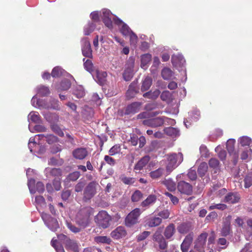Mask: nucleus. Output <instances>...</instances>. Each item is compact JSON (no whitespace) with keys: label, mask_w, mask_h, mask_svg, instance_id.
<instances>
[{"label":"nucleus","mask_w":252,"mask_h":252,"mask_svg":"<svg viewBox=\"0 0 252 252\" xmlns=\"http://www.w3.org/2000/svg\"><path fill=\"white\" fill-rule=\"evenodd\" d=\"M152 84V79L151 77L147 76L143 81L141 86V91H146L148 90Z\"/></svg>","instance_id":"2f4dec72"},{"label":"nucleus","mask_w":252,"mask_h":252,"mask_svg":"<svg viewBox=\"0 0 252 252\" xmlns=\"http://www.w3.org/2000/svg\"><path fill=\"white\" fill-rule=\"evenodd\" d=\"M126 234V230L123 226H118L111 233V237L115 239H119L125 237Z\"/></svg>","instance_id":"2eb2a0df"},{"label":"nucleus","mask_w":252,"mask_h":252,"mask_svg":"<svg viewBox=\"0 0 252 252\" xmlns=\"http://www.w3.org/2000/svg\"><path fill=\"white\" fill-rule=\"evenodd\" d=\"M29 123L39 124L41 122V118L37 112L32 111L30 113L28 117Z\"/></svg>","instance_id":"5701e85b"},{"label":"nucleus","mask_w":252,"mask_h":252,"mask_svg":"<svg viewBox=\"0 0 252 252\" xmlns=\"http://www.w3.org/2000/svg\"><path fill=\"white\" fill-rule=\"evenodd\" d=\"M66 249L70 250L74 252H78V246L76 242L71 240H67L65 243Z\"/></svg>","instance_id":"c85d7f7f"},{"label":"nucleus","mask_w":252,"mask_h":252,"mask_svg":"<svg viewBox=\"0 0 252 252\" xmlns=\"http://www.w3.org/2000/svg\"><path fill=\"white\" fill-rule=\"evenodd\" d=\"M29 128L32 132H44L46 130V128L44 126L41 125H36L33 128H32L30 125H29Z\"/></svg>","instance_id":"de8ad7c7"},{"label":"nucleus","mask_w":252,"mask_h":252,"mask_svg":"<svg viewBox=\"0 0 252 252\" xmlns=\"http://www.w3.org/2000/svg\"><path fill=\"white\" fill-rule=\"evenodd\" d=\"M152 60V55L150 54H145L141 56V63H149Z\"/></svg>","instance_id":"680f3d73"},{"label":"nucleus","mask_w":252,"mask_h":252,"mask_svg":"<svg viewBox=\"0 0 252 252\" xmlns=\"http://www.w3.org/2000/svg\"><path fill=\"white\" fill-rule=\"evenodd\" d=\"M177 188L179 191L183 193L190 194L192 192V186L183 181L178 183Z\"/></svg>","instance_id":"4468645a"},{"label":"nucleus","mask_w":252,"mask_h":252,"mask_svg":"<svg viewBox=\"0 0 252 252\" xmlns=\"http://www.w3.org/2000/svg\"><path fill=\"white\" fill-rule=\"evenodd\" d=\"M161 75L164 80L174 79V73L171 69L168 68H164L161 72Z\"/></svg>","instance_id":"c756f323"},{"label":"nucleus","mask_w":252,"mask_h":252,"mask_svg":"<svg viewBox=\"0 0 252 252\" xmlns=\"http://www.w3.org/2000/svg\"><path fill=\"white\" fill-rule=\"evenodd\" d=\"M150 234V232L149 231H145L137 236V240L138 241H143L145 240Z\"/></svg>","instance_id":"0e129e2a"},{"label":"nucleus","mask_w":252,"mask_h":252,"mask_svg":"<svg viewBox=\"0 0 252 252\" xmlns=\"http://www.w3.org/2000/svg\"><path fill=\"white\" fill-rule=\"evenodd\" d=\"M39 101L40 102L39 104L38 108L40 109L53 108L54 109H57L59 107V102L58 100H54L55 101L54 104H50L49 102H47L44 99H39Z\"/></svg>","instance_id":"f3484780"},{"label":"nucleus","mask_w":252,"mask_h":252,"mask_svg":"<svg viewBox=\"0 0 252 252\" xmlns=\"http://www.w3.org/2000/svg\"><path fill=\"white\" fill-rule=\"evenodd\" d=\"M36 138H38V142H39V140H44L46 139L47 143L49 144H52L54 143L58 142V138L56 136L50 134L45 135L44 134H38L35 135Z\"/></svg>","instance_id":"6ab92c4d"},{"label":"nucleus","mask_w":252,"mask_h":252,"mask_svg":"<svg viewBox=\"0 0 252 252\" xmlns=\"http://www.w3.org/2000/svg\"><path fill=\"white\" fill-rule=\"evenodd\" d=\"M44 173L47 177H60L62 175V171L59 168H51L49 167L45 168Z\"/></svg>","instance_id":"4be33fe9"},{"label":"nucleus","mask_w":252,"mask_h":252,"mask_svg":"<svg viewBox=\"0 0 252 252\" xmlns=\"http://www.w3.org/2000/svg\"><path fill=\"white\" fill-rule=\"evenodd\" d=\"M121 33L124 35H128L132 32L129 28L125 23L123 24L121 29Z\"/></svg>","instance_id":"052dcab7"},{"label":"nucleus","mask_w":252,"mask_h":252,"mask_svg":"<svg viewBox=\"0 0 252 252\" xmlns=\"http://www.w3.org/2000/svg\"><path fill=\"white\" fill-rule=\"evenodd\" d=\"M98 184L94 182L89 183L84 191V199L88 200L91 199L96 193V187Z\"/></svg>","instance_id":"0eeeda50"},{"label":"nucleus","mask_w":252,"mask_h":252,"mask_svg":"<svg viewBox=\"0 0 252 252\" xmlns=\"http://www.w3.org/2000/svg\"><path fill=\"white\" fill-rule=\"evenodd\" d=\"M175 232V226L173 224H170L166 227L164 231V236L167 239L170 238Z\"/></svg>","instance_id":"7c9ffc66"},{"label":"nucleus","mask_w":252,"mask_h":252,"mask_svg":"<svg viewBox=\"0 0 252 252\" xmlns=\"http://www.w3.org/2000/svg\"><path fill=\"white\" fill-rule=\"evenodd\" d=\"M62 146L59 144L54 145L51 148V152L53 154H56L61 152L62 150Z\"/></svg>","instance_id":"774afa93"},{"label":"nucleus","mask_w":252,"mask_h":252,"mask_svg":"<svg viewBox=\"0 0 252 252\" xmlns=\"http://www.w3.org/2000/svg\"><path fill=\"white\" fill-rule=\"evenodd\" d=\"M51 75L53 77H59L61 76H64L66 77H70V78H73L71 75L67 73L64 70L59 66H57L53 68L52 71Z\"/></svg>","instance_id":"a211bd4d"},{"label":"nucleus","mask_w":252,"mask_h":252,"mask_svg":"<svg viewBox=\"0 0 252 252\" xmlns=\"http://www.w3.org/2000/svg\"><path fill=\"white\" fill-rule=\"evenodd\" d=\"M163 169L162 168H158L155 171L150 172V176L153 179H157L160 177L163 173Z\"/></svg>","instance_id":"8fccbe9b"},{"label":"nucleus","mask_w":252,"mask_h":252,"mask_svg":"<svg viewBox=\"0 0 252 252\" xmlns=\"http://www.w3.org/2000/svg\"><path fill=\"white\" fill-rule=\"evenodd\" d=\"M121 151V147L119 145L116 144L113 146L109 151V154L111 156L115 155Z\"/></svg>","instance_id":"4d7b16f0"},{"label":"nucleus","mask_w":252,"mask_h":252,"mask_svg":"<svg viewBox=\"0 0 252 252\" xmlns=\"http://www.w3.org/2000/svg\"><path fill=\"white\" fill-rule=\"evenodd\" d=\"M36 90L37 94L41 96H45L50 93L49 88L44 86H40L37 87Z\"/></svg>","instance_id":"72a5a7b5"},{"label":"nucleus","mask_w":252,"mask_h":252,"mask_svg":"<svg viewBox=\"0 0 252 252\" xmlns=\"http://www.w3.org/2000/svg\"><path fill=\"white\" fill-rule=\"evenodd\" d=\"M35 202L37 205H39L40 206H43L45 205V199L44 197L42 196H37L35 198Z\"/></svg>","instance_id":"338daca9"},{"label":"nucleus","mask_w":252,"mask_h":252,"mask_svg":"<svg viewBox=\"0 0 252 252\" xmlns=\"http://www.w3.org/2000/svg\"><path fill=\"white\" fill-rule=\"evenodd\" d=\"M166 158L167 163L166 170L168 174L175 169L183 160V156L181 153L168 155Z\"/></svg>","instance_id":"f257e3e1"},{"label":"nucleus","mask_w":252,"mask_h":252,"mask_svg":"<svg viewBox=\"0 0 252 252\" xmlns=\"http://www.w3.org/2000/svg\"><path fill=\"white\" fill-rule=\"evenodd\" d=\"M207 234H201L195 241L194 250L198 252H204V246L206 243Z\"/></svg>","instance_id":"6e6552de"},{"label":"nucleus","mask_w":252,"mask_h":252,"mask_svg":"<svg viewBox=\"0 0 252 252\" xmlns=\"http://www.w3.org/2000/svg\"><path fill=\"white\" fill-rule=\"evenodd\" d=\"M141 212L139 208H135L130 212L125 220V223L127 226L130 227L138 222V219Z\"/></svg>","instance_id":"20e7f679"},{"label":"nucleus","mask_w":252,"mask_h":252,"mask_svg":"<svg viewBox=\"0 0 252 252\" xmlns=\"http://www.w3.org/2000/svg\"><path fill=\"white\" fill-rule=\"evenodd\" d=\"M95 222L103 228L108 227L110 225L111 217L105 211L99 212L95 218Z\"/></svg>","instance_id":"7ed1b4c3"},{"label":"nucleus","mask_w":252,"mask_h":252,"mask_svg":"<svg viewBox=\"0 0 252 252\" xmlns=\"http://www.w3.org/2000/svg\"><path fill=\"white\" fill-rule=\"evenodd\" d=\"M226 208V205L224 204H213L209 206L210 210L217 209L220 210H223Z\"/></svg>","instance_id":"13d9d810"},{"label":"nucleus","mask_w":252,"mask_h":252,"mask_svg":"<svg viewBox=\"0 0 252 252\" xmlns=\"http://www.w3.org/2000/svg\"><path fill=\"white\" fill-rule=\"evenodd\" d=\"M168 119L167 118L157 117L144 121V124L149 126L155 127L161 126L164 122Z\"/></svg>","instance_id":"9b49d317"},{"label":"nucleus","mask_w":252,"mask_h":252,"mask_svg":"<svg viewBox=\"0 0 252 252\" xmlns=\"http://www.w3.org/2000/svg\"><path fill=\"white\" fill-rule=\"evenodd\" d=\"M227 241L225 238H220L219 239L218 242V247L216 249L219 251L220 250V249H225L227 246Z\"/></svg>","instance_id":"864d4df0"},{"label":"nucleus","mask_w":252,"mask_h":252,"mask_svg":"<svg viewBox=\"0 0 252 252\" xmlns=\"http://www.w3.org/2000/svg\"><path fill=\"white\" fill-rule=\"evenodd\" d=\"M240 196L237 193H230L225 197L224 201L228 203H235L239 201Z\"/></svg>","instance_id":"a878e982"},{"label":"nucleus","mask_w":252,"mask_h":252,"mask_svg":"<svg viewBox=\"0 0 252 252\" xmlns=\"http://www.w3.org/2000/svg\"><path fill=\"white\" fill-rule=\"evenodd\" d=\"M208 170V165L206 162H202L198 168V173L200 176L202 177L205 175Z\"/></svg>","instance_id":"ea45409f"},{"label":"nucleus","mask_w":252,"mask_h":252,"mask_svg":"<svg viewBox=\"0 0 252 252\" xmlns=\"http://www.w3.org/2000/svg\"><path fill=\"white\" fill-rule=\"evenodd\" d=\"M35 180L32 179L28 180V186L31 193H34L36 191L38 192H42L44 190V186L42 182H38L36 184V189L33 188Z\"/></svg>","instance_id":"1a4fd4ad"},{"label":"nucleus","mask_w":252,"mask_h":252,"mask_svg":"<svg viewBox=\"0 0 252 252\" xmlns=\"http://www.w3.org/2000/svg\"><path fill=\"white\" fill-rule=\"evenodd\" d=\"M121 180L126 185H131L135 182V179L132 177H129L123 176L121 177Z\"/></svg>","instance_id":"49530a36"},{"label":"nucleus","mask_w":252,"mask_h":252,"mask_svg":"<svg viewBox=\"0 0 252 252\" xmlns=\"http://www.w3.org/2000/svg\"><path fill=\"white\" fill-rule=\"evenodd\" d=\"M80 176V174L78 171H75L70 173L67 177V179L69 181H75L77 180Z\"/></svg>","instance_id":"bf43d9fd"},{"label":"nucleus","mask_w":252,"mask_h":252,"mask_svg":"<svg viewBox=\"0 0 252 252\" xmlns=\"http://www.w3.org/2000/svg\"><path fill=\"white\" fill-rule=\"evenodd\" d=\"M162 184L164 185L170 191H174L176 189L175 183L170 179L165 180L162 181Z\"/></svg>","instance_id":"e433bc0d"},{"label":"nucleus","mask_w":252,"mask_h":252,"mask_svg":"<svg viewBox=\"0 0 252 252\" xmlns=\"http://www.w3.org/2000/svg\"><path fill=\"white\" fill-rule=\"evenodd\" d=\"M128 66L125 69L123 74L124 78L126 81L130 80L134 74V70L132 69L133 64H128Z\"/></svg>","instance_id":"393cba45"},{"label":"nucleus","mask_w":252,"mask_h":252,"mask_svg":"<svg viewBox=\"0 0 252 252\" xmlns=\"http://www.w3.org/2000/svg\"><path fill=\"white\" fill-rule=\"evenodd\" d=\"M89 214H87L85 215L84 217L81 219L79 216L77 217V222L82 226V227H85L89 223Z\"/></svg>","instance_id":"79ce46f5"},{"label":"nucleus","mask_w":252,"mask_h":252,"mask_svg":"<svg viewBox=\"0 0 252 252\" xmlns=\"http://www.w3.org/2000/svg\"><path fill=\"white\" fill-rule=\"evenodd\" d=\"M150 160V157L148 156H146L143 157L138 162L135 164L134 169L135 172L139 171L142 170L149 162Z\"/></svg>","instance_id":"412c9836"},{"label":"nucleus","mask_w":252,"mask_h":252,"mask_svg":"<svg viewBox=\"0 0 252 252\" xmlns=\"http://www.w3.org/2000/svg\"><path fill=\"white\" fill-rule=\"evenodd\" d=\"M84 68L90 72L94 78L95 77L96 81L100 85L103 84L106 81L107 73L105 71H100L96 68L93 64H84Z\"/></svg>","instance_id":"f03ea898"},{"label":"nucleus","mask_w":252,"mask_h":252,"mask_svg":"<svg viewBox=\"0 0 252 252\" xmlns=\"http://www.w3.org/2000/svg\"><path fill=\"white\" fill-rule=\"evenodd\" d=\"M242 146H248L250 147L252 144V139L249 137L244 136L240 137L238 140Z\"/></svg>","instance_id":"473e14b6"},{"label":"nucleus","mask_w":252,"mask_h":252,"mask_svg":"<svg viewBox=\"0 0 252 252\" xmlns=\"http://www.w3.org/2000/svg\"><path fill=\"white\" fill-rule=\"evenodd\" d=\"M157 199L155 195H150L145 200L141 203L142 207H149L150 205L153 204Z\"/></svg>","instance_id":"cd10ccee"},{"label":"nucleus","mask_w":252,"mask_h":252,"mask_svg":"<svg viewBox=\"0 0 252 252\" xmlns=\"http://www.w3.org/2000/svg\"><path fill=\"white\" fill-rule=\"evenodd\" d=\"M141 103L135 102L128 105L126 108V114H134L138 112L140 109Z\"/></svg>","instance_id":"aec40b11"},{"label":"nucleus","mask_w":252,"mask_h":252,"mask_svg":"<svg viewBox=\"0 0 252 252\" xmlns=\"http://www.w3.org/2000/svg\"><path fill=\"white\" fill-rule=\"evenodd\" d=\"M161 222V219L159 217H153L149 218L146 222V224L151 227H155L159 225Z\"/></svg>","instance_id":"bb28decb"},{"label":"nucleus","mask_w":252,"mask_h":252,"mask_svg":"<svg viewBox=\"0 0 252 252\" xmlns=\"http://www.w3.org/2000/svg\"><path fill=\"white\" fill-rule=\"evenodd\" d=\"M193 240V234L190 233L188 235L181 245V249L183 252H187Z\"/></svg>","instance_id":"dca6fc26"},{"label":"nucleus","mask_w":252,"mask_h":252,"mask_svg":"<svg viewBox=\"0 0 252 252\" xmlns=\"http://www.w3.org/2000/svg\"><path fill=\"white\" fill-rule=\"evenodd\" d=\"M73 94L77 98H81L85 95V92L82 86H78L74 90Z\"/></svg>","instance_id":"4c0bfd02"},{"label":"nucleus","mask_w":252,"mask_h":252,"mask_svg":"<svg viewBox=\"0 0 252 252\" xmlns=\"http://www.w3.org/2000/svg\"><path fill=\"white\" fill-rule=\"evenodd\" d=\"M143 197V194L138 190H135L131 196V200L133 202H137L139 201Z\"/></svg>","instance_id":"a18cd8bd"},{"label":"nucleus","mask_w":252,"mask_h":252,"mask_svg":"<svg viewBox=\"0 0 252 252\" xmlns=\"http://www.w3.org/2000/svg\"><path fill=\"white\" fill-rule=\"evenodd\" d=\"M112 16V14L109 10H103L102 20L105 26L109 29H112L113 28Z\"/></svg>","instance_id":"9d476101"},{"label":"nucleus","mask_w":252,"mask_h":252,"mask_svg":"<svg viewBox=\"0 0 252 252\" xmlns=\"http://www.w3.org/2000/svg\"><path fill=\"white\" fill-rule=\"evenodd\" d=\"M209 164L210 167L217 169L219 167V162L216 158H212L210 159Z\"/></svg>","instance_id":"e2e57ef3"},{"label":"nucleus","mask_w":252,"mask_h":252,"mask_svg":"<svg viewBox=\"0 0 252 252\" xmlns=\"http://www.w3.org/2000/svg\"><path fill=\"white\" fill-rule=\"evenodd\" d=\"M38 142V138L31 137L29 140L28 147L31 153H37L38 154H42L45 151V147L40 145Z\"/></svg>","instance_id":"39448f33"},{"label":"nucleus","mask_w":252,"mask_h":252,"mask_svg":"<svg viewBox=\"0 0 252 252\" xmlns=\"http://www.w3.org/2000/svg\"><path fill=\"white\" fill-rule=\"evenodd\" d=\"M230 220L231 217H227L224 221L223 227L221 230V233L224 236L228 235L230 231Z\"/></svg>","instance_id":"b1692460"},{"label":"nucleus","mask_w":252,"mask_h":252,"mask_svg":"<svg viewBox=\"0 0 252 252\" xmlns=\"http://www.w3.org/2000/svg\"><path fill=\"white\" fill-rule=\"evenodd\" d=\"M252 154V150L251 149H248L242 153L241 154V158L242 160L247 159L249 157H251Z\"/></svg>","instance_id":"6e6d98bb"},{"label":"nucleus","mask_w":252,"mask_h":252,"mask_svg":"<svg viewBox=\"0 0 252 252\" xmlns=\"http://www.w3.org/2000/svg\"><path fill=\"white\" fill-rule=\"evenodd\" d=\"M177 230L179 233L184 234L189 231V226L187 224L183 223L178 227Z\"/></svg>","instance_id":"09e8293b"},{"label":"nucleus","mask_w":252,"mask_h":252,"mask_svg":"<svg viewBox=\"0 0 252 252\" xmlns=\"http://www.w3.org/2000/svg\"><path fill=\"white\" fill-rule=\"evenodd\" d=\"M51 245L55 249L57 252H65L63 247L59 244L57 240L52 239Z\"/></svg>","instance_id":"603ef678"},{"label":"nucleus","mask_w":252,"mask_h":252,"mask_svg":"<svg viewBox=\"0 0 252 252\" xmlns=\"http://www.w3.org/2000/svg\"><path fill=\"white\" fill-rule=\"evenodd\" d=\"M41 217L46 226L51 230L56 231L59 227L57 220L52 218L49 215L46 213H43L41 215Z\"/></svg>","instance_id":"423d86ee"},{"label":"nucleus","mask_w":252,"mask_h":252,"mask_svg":"<svg viewBox=\"0 0 252 252\" xmlns=\"http://www.w3.org/2000/svg\"><path fill=\"white\" fill-rule=\"evenodd\" d=\"M70 86V82L68 80H64L62 82L60 87H58L57 89L60 91H65L69 89Z\"/></svg>","instance_id":"c03bdc74"},{"label":"nucleus","mask_w":252,"mask_h":252,"mask_svg":"<svg viewBox=\"0 0 252 252\" xmlns=\"http://www.w3.org/2000/svg\"><path fill=\"white\" fill-rule=\"evenodd\" d=\"M215 241V237L213 234H212L208 239V252H215L216 248L214 247V242Z\"/></svg>","instance_id":"58836bf2"},{"label":"nucleus","mask_w":252,"mask_h":252,"mask_svg":"<svg viewBox=\"0 0 252 252\" xmlns=\"http://www.w3.org/2000/svg\"><path fill=\"white\" fill-rule=\"evenodd\" d=\"M160 94V91L158 90H156L153 92L151 91L145 93L143 94V96L145 97H148L153 99H156Z\"/></svg>","instance_id":"37998d69"},{"label":"nucleus","mask_w":252,"mask_h":252,"mask_svg":"<svg viewBox=\"0 0 252 252\" xmlns=\"http://www.w3.org/2000/svg\"><path fill=\"white\" fill-rule=\"evenodd\" d=\"M171 62L172 63H184L185 62V60L182 54H174L171 57Z\"/></svg>","instance_id":"c9c22d12"},{"label":"nucleus","mask_w":252,"mask_h":252,"mask_svg":"<svg viewBox=\"0 0 252 252\" xmlns=\"http://www.w3.org/2000/svg\"><path fill=\"white\" fill-rule=\"evenodd\" d=\"M235 143V140L234 139H230L227 141L226 148L230 154H232L234 152Z\"/></svg>","instance_id":"a19ab883"},{"label":"nucleus","mask_w":252,"mask_h":252,"mask_svg":"<svg viewBox=\"0 0 252 252\" xmlns=\"http://www.w3.org/2000/svg\"><path fill=\"white\" fill-rule=\"evenodd\" d=\"M164 131L166 134L170 136H176L179 135V130L173 127H166L164 128Z\"/></svg>","instance_id":"f704fd0d"},{"label":"nucleus","mask_w":252,"mask_h":252,"mask_svg":"<svg viewBox=\"0 0 252 252\" xmlns=\"http://www.w3.org/2000/svg\"><path fill=\"white\" fill-rule=\"evenodd\" d=\"M88 155V152L86 148L80 147L74 149L72 151V156L77 159L82 160Z\"/></svg>","instance_id":"ddd939ff"},{"label":"nucleus","mask_w":252,"mask_h":252,"mask_svg":"<svg viewBox=\"0 0 252 252\" xmlns=\"http://www.w3.org/2000/svg\"><path fill=\"white\" fill-rule=\"evenodd\" d=\"M95 241L97 243L110 244L111 242L110 238L107 236H97L95 238Z\"/></svg>","instance_id":"5fc2aeb1"},{"label":"nucleus","mask_w":252,"mask_h":252,"mask_svg":"<svg viewBox=\"0 0 252 252\" xmlns=\"http://www.w3.org/2000/svg\"><path fill=\"white\" fill-rule=\"evenodd\" d=\"M82 54L86 57L91 58L92 57V50L91 48V44L88 38L82 39Z\"/></svg>","instance_id":"f8f14e48"},{"label":"nucleus","mask_w":252,"mask_h":252,"mask_svg":"<svg viewBox=\"0 0 252 252\" xmlns=\"http://www.w3.org/2000/svg\"><path fill=\"white\" fill-rule=\"evenodd\" d=\"M215 151L218 153L219 157L221 160H223L225 158L226 153L225 150L221 149V147L220 146H217L215 148Z\"/></svg>","instance_id":"3c124183"},{"label":"nucleus","mask_w":252,"mask_h":252,"mask_svg":"<svg viewBox=\"0 0 252 252\" xmlns=\"http://www.w3.org/2000/svg\"><path fill=\"white\" fill-rule=\"evenodd\" d=\"M245 187L249 188L252 185V174L248 175L244 180Z\"/></svg>","instance_id":"69168bd1"}]
</instances>
